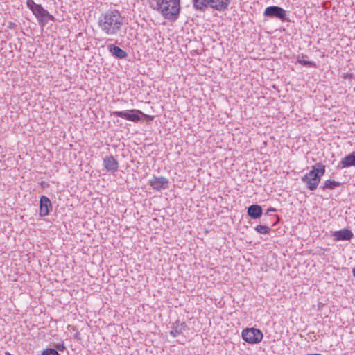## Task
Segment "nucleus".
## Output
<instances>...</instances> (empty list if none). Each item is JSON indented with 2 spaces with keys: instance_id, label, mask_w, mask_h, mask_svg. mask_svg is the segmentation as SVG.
<instances>
[{
  "instance_id": "17",
  "label": "nucleus",
  "mask_w": 355,
  "mask_h": 355,
  "mask_svg": "<svg viewBox=\"0 0 355 355\" xmlns=\"http://www.w3.org/2000/svg\"><path fill=\"white\" fill-rule=\"evenodd\" d=\"M193 7L196 11L204 12L209 7V0H192Z\"/></svg>"
},
{
  "instance_id": "16",
  "label": "nucleus",
  "mask_w": 355,
  "mask_h": 355,
  "mask_svg": "<svg viewBox=\"0 0 355 355\" xmlns=\"http://www.w3.org/2000/svg\"><path fill=\"white\" fill-rule=\"evenodd\" d=\"M340 168L355 166V153H352L343 157L340 162Z\"/></svg>"
},
{
  "instance_id": "3",
  "label": "nucleus",
  "mask_w": 355,
  "mask_h": 355,
  "mask_svg": "<svg viewBox=\"0 0 355 355\" xmlns=\"http://www.w3.org/2000/svg\"><path fill=\"white\" fill-rule=\"evenodd\" d=\"M324 173L325 166L320 162L316 163L312 166L311 170L302 178V181L307 189L314 191L318 187Z\"/></svg>"
},
{
  "instance_id": "9",
  "label": "nucleus",
  "mask_w": 355,
  "mask_h": 355,
  "mask_svg": "<svg viewBox=\"0 0 355 355\" xmlns=\"http://www.w3.org/2000/svg\"><path fill=\"white\" fill-rule=\"evenodd\" d=\"M51 209L52 205L49 198L42 196L40 200V216L42 217L48 216Z\"/></svg>"
},
{
  "instance_id": "14",
  "label": "nucleus",
  "mask_w": 355,
  "mask_h": 355,
  "mask_svg": "<svg viewBox=\"0 0 355 355\" xmlns=\"http://www.w3.org/2000/svg\"><path fill=\"white\" fill-rule=\"evenodd\" d=\"M248 214L252 219L259 218L262 214L263 209L260 205H252L248 208Z\"/></svg>"
},
{
  "instance_id": "8",
  "label": "nucleus",
  "mask_w": 355,
  "mask_h": 355,
  "mask_svg": "<svg viewBox=\"0 0 355 355\" xmlns=\"http://www.w3.org/2000/svg\"><path fill=\"white\" fill-rule=\"evenodd\" d=\"M149 184L153 189L159 191L168 189L169 182L168 180L164 176L154 177L150 180Z\"/></svg>"
},
{
  "instance_id": "21",
  "label": "nucleus",
  "mask_w": 355,
  "mask_h": 355,
  "mask_svg": "<svg viewBox=\"0 0 355 355\" xmlns=\"http://www.w3.org/2000/svg\"><path fill=\"white\" fill-rule=\"evenodd\" d=\"M42 355H60V354L55 349L47 348L42 352Z\"/></svg>"
},
{
  "instance_id": "1",
  "label": "nucleus",
  "mask_w": 355,
  "mask_h": 355,
  "mask_svg": "<svg viewBox=\"0 0 355 355\" xmlns=\"http://www.w3.org/2000/svg\"><path fill=\"white\" fill-rule=\"evenodd\" d=\"M125 17L117 10H111L102 14L98 21L101 30L107 35H116L121 31Z\"/></svg>"
},
{
  "instance_id": "18",
  "label": "nucleus",
  "mask_w": 355,
  "mask_h": 355,
  "mask_svg": "<svg viewBox=\"0 0 355 355\" xmlns=\"http://www.w3.org/2000/svg\"><path fill=\"white\" fill-rule=\"evenodd\" d=\"M340 184L339 182L331 180H327L324 182L323 186L322 187V189L323 190L324 189H334L336 187H338Z\"/></svg>"
},
{
  "instance_id": "26",
  "label": "nucleus",
  "mask_w": 355,
  "mask_h": 355,
  "mask_svg": "<svg viewBox=\"0 0 355 355\" xmlns=\"http://www.w3.org/2000/svg\"><path fill=\"white\" fill-rule=\"evenodd\" d=\"M144 116H146L147 119H148L149 120L152 121L153 119V116H150V115H146L144 114Z\"/></svg>"
},
{
  "instance_id": "20",
  "label": "nucleus",
  "mask_w": 355,
  "mask_h": 355,
  "mask_svg": "<svg viewBox=\"0 0 355 355\" xmlns=\"http://www.w3.org/2000/svg\"><path fill=\"white\" fill-rule=\"evenodd\" d=\"M255 230L259 234H266L269 233L270 228L266 225H259L255 227Z\"/></svg>"
},
{
  "instance_id": "29",
  "label": "nucleus",
  "mask_w": 355,
  "mask_h": 355,
  "mask_svg": "<svg viewBox=\"0 0 355 355\" xmlns=\"http://www.w3.org/2000/svg\"><path fill=\"white\" fill-rule=\"evenodd\" d=\"M6 355H12V354H10V353H9V352H6Z\"/></svg>"
},
{
  "instance_id": "22",
  "label": "nucleus",
  "mask_w": 355,
  "mask_h": 355,
  "mask_svg": "<svg viewBox=\"0 0 355 355\" xmlns=\"http://www.w3.org/2000/svg\"><path fill=\"white\" fill-rule=\"evenodd\" d=\"M37 4L35 3L33 0H27L26 1V6L27 7L32 11V9L35 8V6H37Z\"/></svg>"
},
{
  "instance_id": "30",
  "label": "nucleus",
  "mask_w": 355,
  "mask_h": 355,
  "mask_svg": "<svg viewBox=\"0 0 355 355\" xmlns=\"http://www.w3.org/2000/svg\"><path fill=\"white\" fill-rule=\"evenodd\" d=\"M78 333L76 334V335H75V338H78Z\"/></svg>"
},
{
  "instance_id": "19",
  "label": "nucleus",
  "mask_w": 355,
  "mask_h": 355,
  "mask_svg": "<svg viewBox=\"0 0 355 355\" xmlns=\"http://www.w3.org/2000/svg\"><path fill=\"white\" fill-rule=\"evenodd\" d=\"M304 57L303 55L301 57L298 56L297 62L305 67H315V64L313 62L304 60Z\"/></svg>"
},
{
  "instance_id": "27",
  "label": "nucleus",
  "mask_w": 355,
  "mask_h": 355,
  "mask_svg": "<svg viewBox=\"0 0 355 355\" xmlns=\"http://www.w3.org/2000/svg\"><path fill=\"white\" fill-rule=\"evenodd\" d=\"M306 355H322V354L315 353V354H306Z\"/></svg>"
},
{
  "instance_id": "12",
  "label": "nucleus",
  "mask_w": 355,
  "mask_h": 355,
  "mask_svg": "<svg viewBox=\"0 0 355 355\" xmlns=\"http://www.w3.org/2000/svg\"><path fill=\"white\" fill-rule=\"evenodd\" d=\"M332 236L334 237L335 241H349L353 237L354 234L351 230L343 229L334 232Z\"/></svg>"
},
{
  "instance_id": "25",
  "label": "nucleus",
  "mask_w": 355,
  "mask_h": 355,
  "mask_svg": "<svg viewBox=\"0 0 355 355\" xmlns=\"http://www.w3.org/2000/svg\"><path fill=\"white\" fill-rule=\"evenodd\" d=\"M275 211H276V209L270 207L267 210L266 214H268L270 212H275Z\"/></svg>"
},
{
  "instance_id": "10",
  "label": "nucleus",
  "mask_w": 355,
  "mask_h": 355,
  "mask_svg": "<svg viewBox=\"0 0 355 355\" xmlns=\"http://www.w3.org/2000/svg\"><path fill=\"white\" fill-rule=\"evenodd\" d=\"M103 166L107 171L114 173L118 171L119 162L113 156H106L103 158Z\"/></svg>"
},
{
  "instance_id": "28",
  "label": "nucleus",
  "mask_w": 355,
  "mask_h": 355,
  "mask_svg": "<svg viewBox=\"0 0 355 355\" xmlns=\"http://www.w3.org/2000/svg\"><path fill=\"white\" fill-rule=\"evenodd\" d=\"M352 273H353L354 277H355V268H353Z\"/></svg>"
},
{
  "instance_id": "7",
  "label": "nucleus",
  "mask_w": 355,
  "mask_h": 355,
  "mask_svg": "<svg viewBox=\"0 0 355 355\" xmlns=\"http://www.w3.org/2000/svg\"><path fill=\"white\" fill-rule=\"evenodd\" d=\"M32 12L37 17L39 22L47 20H54V17L51 15L46 10H45L40 4L35 6V8L32 9Z\"/></svg>"
},
{
  "instance_id": "4",
  "label": "nucleus",
  "mask_w": 355,
  "mask_h": 355,
  "mask_svg": "<svg viewBox=\"0 0 355 355\" xmlns=\"http://www.w3.org/2000/svg\"><path fill=\"white\" fill-rule=\"evenodd\" d=\"M241 336L248 343L257 344L262 340L263 335L261 330L252 327L243 329Z\"/></svg>"
},
{
  "instance_id": "2",
  "label": "nucleus",
  "mask_w": 355,
  "mask_h": 355,
  "mask_svg": "<svg viewBox=\"0 0 355 355\" xmlns=\"http://www.w3.org/2000/svg\"><path fill=\"white\" fill-rule=\"evenodd\" d=\"M153 8L164 19L175 21L178 19L181 10L180 0H157L156 7Z\"/></svg>"
},
{
  "instance_id": "13",
  "label": "nucleus",
  "mask_w": 355,
  "mask_h": 355,
  "mask_svg": "<svg viewBox=\"0 0 355 355\" xmlns=\"http://www.w3.org/2000/svg\"><path fill=\"white\" fill-rule=\"evenodd\" d=\"M109 52L115 58L118 59H125L128 56V53L121 49L120 47L114 44L107 45Z\"/></svg>"
},
{
  "instance_id": "15",
  "label": "nucleus",
  "mask_w": 355,
  "mask_h": 355,
  "mask_svg": "<svg viewBox=\"0 0 355 355\" xmlns=\"http://www.w3.org/2000/svg\"><path fill=\"white\" fill-rule=\"evenodd\" d=\"M186 327L185 322H180L179 320H177L173 324L170 334L173 337H176L182 334Z\"/></svg>"
},
{
  "instance_id": "24",
  "label": "nucleus",
  "mask_w": 355,
  "mask_h": 355,
  "mask_svg": "<svg viewBox=\"0 0 355 355\" xmlns=\"http://www.w3.org/2000/svg\"><path fill=\"white\" fill-rule=\"evenodd\" d=\"M16 26V24L13 22H9L8 23V27L10 28V29H12L14 28Z\"/></svg>"
},
{
  "instance_id": "6",
  "label": "nucleus",
  "mask_w": 355,
  "mask_h": 355,
  "mask_svg": "<svg viewBox=\"0 0 355 355\" xmlns=\"http://www.w3.org/2000/svg\"><path fill=\"white\" fill-rule=\"evenodd\" d=\"M112 114L128 121L137 122L140 121L139 114L144 115V113L139 110L133 109L128 111H114Z\"/></svg>"
},
{
  "instance_id": "11",
  "label": "nucleus",
  "mask_w": 355,
  "mask_h": 355,
  "mask_svg": "<svg viewBox=\"0 0 355 355\" xmlns=\"http://www.w3.org/2000/svg\"><path fill=\"white\" fill-rule=\"evenodd\" d=\"M209 2L211 8L223 12L228 8L231 0H209Z\"/></svg>"
},
{
  "instance_id": "5",
  "label": "nucleus",
  "mask_w": 355,
  "mask_h": 355,
  "mask_svg": "<svg viewBox=\"0 0 355 355\" xmlns=\"http://www.w3.org/2000/svg\"><path fill=\"white\" fill-rule=\"evenodd\" d=\"M263 15L266 17L279 19L282 21H289L286 17V11L279 6H271L267 7Z\"/></svg>"
},
{
  "instance_id": "23",
  "label": "nucleus",
  "mask_w": 355,
  "mask_h": 355,
  "mask_svg": "<svg viewBox=\"0 0 355 355\" xmlns=\"http://www.w3.org/2000/svg\"><path fill=\"white\" fill-rule=\"evenodd\" d=\"M55 348L60 351V352H63L66 349V347L64 346V344L62 343H58L55 345Z\"/></svg>"
}]
</instances>
